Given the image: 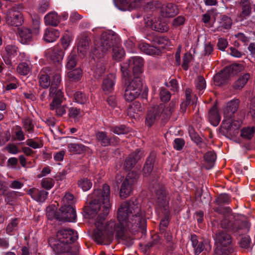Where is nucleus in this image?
<instances>
[{
    "instance_id": "obj_1",
    "label": "nucleus",
    "mask_w": 255,
    "mask_h": 255,
    "mask_svg": "<svg viewBox=\"0 0 255 255\" xmlns=\"http://www.w3.org/2000/svg\"><path fill=\"white\" fill-rule=\"evenodd\" d=\"M110 196V188L106 184L103 185L102 190L95 189L89 196L92 199L87 209V214L92 218L98 215L95 223L96 228L94 231V238L100 244H109L114 233L117 238L126 240V233L128 230L136 231L139 227H143L146 222L144 210L137 200H135L121 204L117 213L119 224L116 225L114 221L104 224L111 208Z\"/></svg>"
},
{
    "instance_id": "obj_2",
    "label": "nucleus",
    "mask_w": 255,
    "mask_h": 255,
    "mask_svg": "<svg viewBox=\"0 0 255 255\" xmlns=\"http://www.w3.org/2000/svg\"><path fill=\"white\" fill-rule=\"evenodd\" d=\"M78 238L77 233L70 229H63L58 231L56 237L49 238L48 243L55 253L64 255H77L79 249L72 245Z\"/></svg>"
},
{
    "instance_id": "obj_3",
    "label": "nucleus",
    "mask_w": 255,
    "mask_h": 255,
    "mask_svg": "<svg viewBox=\"0 0 255 255\" xmlns=\"http://www.w3.org/2000/svg\"><path fill=\"white\" fill-rule=\"evenodd\" d=\"M115 40V36L110 32H103L100 38L95 40V47L91 51V56L94 59L102 58L114 46Z\"/></svg>"
},
{
    "instance_id": "obj_4",
    "label": "nucleus",
    "mask_w": 255,
    "mask_h": 255,
    "mask_svg": "<svg viewBox=\"0 0 255 255\" xmlns=\"http://www.w3.org/2000/svg\"><path fill=\"white\" fill-rule=\"evenodd\" d=\"M175 103L171 102L168 106L161 104L158 106H154L148 109L145 122L149 127H151L160 117L162 120L169 118L175 107Z\"/></svg>"
},
{
    "instance_id": "obj_5",
    "label": "nucleus",
    "mask_w": 255,
    "mask_h": 255,
    "mask_svg": "<svg viewBox=\"0 0 255 255\" xmlns=\"http://www.w3.org/2000/svg\"><path fill=\"white\" fill-rule=\"evenodd\" d=\"M216 249L214 255H230L233 252L231 236L224 231H220L215 235Z\"/></svg>"
},
{
    "instance_id": "obj_6",
    "label": "nucleus",
    "mask_w": 255,
    "mask_h": 255,
    "mask_svg": "<svg viewBox=\"0 0 255 255\" xmlns=\"http://www.w3.org/2000/svg\"><path fill=\"white\" fill-rule=\"evenodd\" d=\"M143 65V59L139 57H131L128 62L123 63L121 65V71L125 81L128 80L131 70L133 76H140L142 72Z\"/></svg>"
},
{
    "instance_id": "obj_7",
    "label": "nucleus",
    "mask_w": 255,
    "mask_h": 255,
    "mask_svg": "<svg viewBox=\"0 0 255 255\" xmlns=\"http://www.w3.org/2000/svg\"><path fill=\"white\" fill-rule=\"evenodd\" d=\"M75 200L73 195L71 193H66L62 201L60 208L61 216L66 221L75 222L76 218V211L72 206Z\"/></svg>"
},
{
    "instance_id": "obj_8",
    "label": "nucleus",
    "mask_w": 255,
    "mask_h": 255,
    "mask_svg": "<svg viewBox=\"0 0 255 255\" xmlns=\"http://www.w3.org/2000/svg\"><path fill=\"white\" fill-rule=\"evenodd\" d=\"M129 77L128 78V79ZM126 82V81H125ZM128 81L125 92V99L127 101H132L137 98L141 93L142 87V82L140 76H133V78Z\"/></svg>"
},
{
    "instance_id": "obj_9",
    "label": "nucleus",
    "mask_w": 255,
    "mask_h": 255,
    "mask_svg": "<svg viewBox=\"0 0 255 255\" xmlns=\"http://www.w3.org/2000/svg\"><path fill=\"white\" fill-rule=\"evenodd\" d=\"M48 57L54 63H57V69L60 70L62 67V61L64 56V51L59 45H56L50 49L47 53Z\"/></svg>"
},
{
    "instance_id": "obj_10",
    "label": "nucleus",
    "mask_w": 255,
    "mask_h": 255,
    "mask_svg": "<svg viewBox=\"0 0 255 255\" xmlns=\"http://www.w3.org/2000/svg\"><path fill=\"white\" fill-rule=\"evenodd\" d=\"M5 20L6 23L9 26H19L22 24L23 16L19 11L16 9V8L13 7L7 12Z\"/></svg>"
},
{
    "instance_id": "obj_11",
    "label": "nucleus",
    "mask_w": 255,
    "mask_h": 255,
    "mask_svg": "<svg viewBox=\"0 0 255 255\" xmlns=\"http://www.w3.org/2000/svg\"><path fill=\"white\" fill-rule=\"evenodd\" d=\"M146 26L155 31L164 32L168 30V26L165 22H162L158 18L148 19L146 22Z\"/></svg>"
},
{
    "instance_id": "obj_12",
    "label": "nucleus",
    "mask_w": 255,
    "mask_h": 255,
    "mask_svg": "<svg viewBox=\"0 0 255 255\" xmlns=\"http://www.w3.org/2000/svg\"><path fill=\"white\" fill-rule=\"evenodd\" d=\"M225 212L224 218L221 221V226L222 228L232 230L233 228V219L234 216L232 214V210L229 207H225L223 208Z\"/></svg>"
},
{
    "instance_id": "obj_13",
    "label": "nucleus",
    "mask_w": 255,
    "mask_h": 255,
    "mask_svg": "<svg viewBox=\"0 0 255 255\" xmlns=\"http://www.w3.org/2000/svg\"><path fill=\"white\" fill-rule=\"evenodd\" d=\"M5 53L2 56V59L6 65H10L11 58L17 55L18 48L15 45L9 44L5 47Z\"/></svg>"
},
{
    "instance_id": "obj_14",
    "label": "nucleus",
    "mask_w": 255,
    "mask_h": 255,
    "mask_svg": "<svg viewBox=\"0 0 255 255\" xmlns=\"http://www.w3.org/2000/svg\"><path fill=\"white\" fill-rule=\"evenodd\" d=\"M243 68V66L241 64H234L231 65L229 68L225 69L224 71L220 74L216 75L214 77V82L217 85H220L222 84V81H220V79L224 76V74L228 72H232V74H236Z\"/></svg>"
},
{
    "instance_id": "obj_15",
    "label": "nucleus",
    "mask_w": 255,
    "mask_h": 255,
    "mask_svg": "<svg viewBox=\"0 0 255 255\" xmlns=\"http://www.w3.org/2000/svg\"><path fill=\"white\" fill-rule=\"evenodd\" d=\"M48 97L53 98L50 104L63 103L65 100L62 87L58 88H50Z\"/></svg>"
},
{
    "instance_id": "obj_16",
    "label": "nucleus",
    "mask_w": 255,
    "mask_h": 255,
    "mask_svg": "<svg viewBox=\"0 0 255 255\" xmlns=\"http://www.w3.org/2000/svg\"><path fill=\"white\" fill-rule=\"evenodd\" d=\"M27 194L34 200L43 202L46 199L48 193L43 190L32 188L27 190Z\"/></svg>"
},
{
    "instance_id": "obj_17",
    "label": "nucleus",
    "mask_w": 255,
    "mask_h": 255,
    "mask_svg": "<svg viewBox=\"0 0 255 255\" xmlns=\"http://www.w3.org/2000/svg\"><path fill=\"white\" fill-rule=\"evenodd\" d=\"M140 150L138 149L129 155V156L126 159L124 167L126 170L131 169L135 165L136 162L140 158Z\"/></svg>"
},
{
    "instance_id": "obj_18",
    "label": "nucleus",
    "mask_w": 255,
    "mask_h": 255,
    "mask_svg": "<svg viewBox=\"0 0 255 255\" xmlns=\"http://www.w3.org/2000/svg\"><path fill=\"white\" fill-rule=\"evenodd\" d=\"M238 100H233L229 102L226 107L224 109V118H231L237 111L239 107Z\"/></svg>"
},
{
    "instance_id": "obj_19",
    "label": "nucleus",
    "mask_w": 255,
    "mask_h": 255,
    "mask_svg": "<svg viewBox=\"0 0 255 255\" xmlns=\"http://www.w3.org/2000/svg\"><path fill=\"white\" fill-rule=\"evenodd\" d=\"M115 80L116 77L114 74H110L104 79L102 89L105 93L109 94L114 91Z\"/></svg>"
},
{
    "instance_id": "obj_20",
    "label": "nucleus",
    "mask_w": 255,
    "mask_h": 255,
    "mask_svg": "<svg viewBox=\"0 0 255 255\" xmlns=\"http://www.w3.org/2000/svg\"><path fill=\"white\" fill-rule=\"evenodd\" d=\"M178 12L177 6L171 3H167L162 7L161 10V15L165 17L174 16Z\"/></svg>"
},
{
    "instance_id": "obj_21",
    "label": "nucleus",
    "mask_w": 255,
    "mask_h": 255,
    "mask_svg": "<svg viewBox=\"0 0 255 255\" xmlns=\"http://www.w3.org/2000/svg\"><path fill=\"white\" fill-rule=\"evenodd\" d=\"M240 4L242 11L239 15V20H243L250 15L251 12V3L250 0H241Z\"/></svg>"
},
{
    "instance_id": "obj_22",
    "label": "nucleus",
    "mask_w": 255,
    "mask_h": 255,
    "mask_svg": "<svg viewBox=\"0 0 255 255\" xmlns=\"http://www.w3.org/2000/svg\"><path fill=\"white\" fill-rule=\"evenodd\" d=\"M140 50L150 55L156 56L161 54V51L159 48H157L146 43H141L139 45Z\"/></svg>"
},
{
    "instance_id": "obj_23",
    "label": "nucleus",
    "mask_w": 255,
    "mask_h": 255,
    "mask_svg": "<svg viewBox=\"0 0 255 255\" xmlns=\"http://www.w3.org/2000/svg\"><path fill=\"white\" fill-rule=\"evenodd\" d=\"M208 119L210 123L215 127L218 126L220 122L221 117L216 105L214 106L209 111Z\"/></svg>"
},
{
    "instance_id": "obj_24",
    "label": "nucleus",
    "mask_w": 255,
    "mask_h": 255,
    "mask_svg": "<svg viewBox=\"0 0 255 255\" xmlns=\"http://www.w3.org/2000/svg\"><path fill=\"white\" fill-rule=\"evenodd\" d=\"M60 35V33L57 29L53 28H47L45 30L43 38L47 42L55 41Z\"/></svg>"
},
{
    "instance_id": "obj_25",
    "label": "nucleus",
    "mask_w": 255,
    "mask_h": 255,
    "mask_svg": "<svg viewBox=\"0 0 255 255\" xmlns=\"http://www.w3.org/2000/svg\"><path fill=\"white\" fill-rule=\"evenodd\" d=\"M133 181L129 182L128 180H125L123 182L120 192L121 197L126 198L129 196L132 190Z\"/></svg>"
},
{
    "instance_id": "obj_26",
    "label": "nucleus",
    "mask_w": 255,
    "mask_h": 255,
    "mask_svg": "<svg viewBox=\"0 0 255 255\" xmlns=\"http://www.w3.org/2000/svg\"><path fill=\"white\" fill-rule=\"evenodd\" d=\"M233 22L232 19L225 15L221 16L219 21V25L217 27V31H223L231 28Z\"/></svg>"
},
{
    "instance_id": "obj_27",
    "label": "nucleus",
    "mask_w": 255,
    "mask_h": 255,
    "mask_svg": "<svg viewBox=\"0 0 255 255\" xmlns=\"http://www.w3.org/2000/svg\"><path fill=\"white\" fill-rule=\"evenodd\" d=\"M62 103H57L50 104L49 108L51 111L55 112V115L58 117H62L66 113V106L62 105Z\"/></svg>"
},
{
    "instance_id": "obj_28",
    "label": "nucleus",
    "mask_w": 255,
    "mask_h": 255,
    "mask_svg": "<svg viewBox=\"0 0 255 255\" xmlns=\"http://www.w3.org/2000/svg\"><path fill=\"white\" fill-rule=\"evenodd\" d=\"M68 151L74 154H82L87 150V147L82 144L70 143L68 145Z\"/></svg>"
},
{
    "instance_id": "obj_29",
    "label": "nucleus",
    "mask_w": 255,
    "mask_h": 255,
    "mask_svg": "<svg viewBox=\"0 0 255 255\" xmlns=\"http://www.w3.org/2000/svg\"><path fill=\"white\" fill-rule=\"evenodd\" d=\"M156 202L160 206H164L167 204L166 192L164 189L161 188L157 191Z\"/></svg>"
},
{
    "instance_id": "obj_30",
    "label": "nucleus",
    "mask_w": 255,
    "mask_h": 255,
    "mask_svg": "<svg viewBox=\"0 0 255 255\" xmlns=\"http://www.w3.org/2000/svg\"><path fill=\"white\" fill-rule=\"evenodd\" d=\"M19 36L20 37V41L23 44L28 43L31 41L32 39V35L29 29L22 28L19 30Z\"/></svg>"
},
{
    "instance_id": "obj_31",
    "label": "nucleus",
    "mask_w": 255,
    "mask_h": 255,
    "mask_svg": "<svg viewBox=\"0 0 255 255\" xmlns=\"http://www.w3.org/2000/svg\"><path fill=\"white\" fill-rule=\"evenodd\" d=\"M204 159L206 162V168L211 169L214 166L216 159V155L213 151H208L205 154Z\"/></svg>"
},
{
    "instance_id": "obj_32",
    "label": "nucleus",
    "mask_w": 255,
    "mask_h": 255,
    "mask_svg": "<svg viewBox=\"0 0 255 255\" xmlns=\"http://www.w3.org/2000/svg\"><path fill=\"white\" fill-rule=\"evenodd\" d=\"M250 77V74L246 73L240 76L234 83L233 87L235 89L240 90L246 85Z\"/></svg>"
},
{
    "instance_id": "obj_33",
    "label": "nucleus",
    "mask_w": 255,
    "mask_h": 255,
    "mask_svg": "<svg viewBox=\"0 0 255 255\" xmlns=\"http://www.w3.org/2000/svg\"><path fill=\"white\" fill-rule=\"evenodd\" d=\"M46 24L57 25L59 22V17L56 12H49L44 17Z\"/></svg>"
},
{
    "instance_id": "obj_34",
    "label": "nucleus",
    "mask_w": 255,
    "mask_h": 255,
    "mask_svg": "<svg viewBox=\"0 0 255 255\" xmlns=\"http://www.w3.org/2000/svg\"><path fill=\"white\" fill-rule=\"evenodd\" d=\"M224 122L227 123L228 125V128L230 129L236 130L239 129L242 123L241 120H234L231 118H224Z\"/></svg>"
},
{
    "instance_id": "obj_35",
    "label": "nucleus",
    "mask_w": 255,
    "mask_h": 255,
    "mask_svg": "<svg viewBox=\"0 0 255 255\" xmlns=\"http://www.w3.org/2000/svg\"><path fill=\"white\" fill-rule=\"evenodd\" d=\"M22 124L24 128L27 132V136L31 137V134L34 132V125L29 118H25L22 120Z\"/></svg>"
},
{
    "instance_id": "obj_36",
    "label": "nucleus",
    "mask_w": 255,
    "mask_h": 255,
    "mask_svg": "<svg viewBox=\"0 0 255 255\" xmlns=\"http://www.w3.org/2000/svg\"><path fill=\"white\" fill-rule=\"evenodd\" d=\"M77 59L76 52L72 51L67 59L66 67L67 69H71L74 68L76 65Z\"/></svg>"
},
{
    "instance_id": "obj_37",
    "label": "nucleus",
    "mask_w": 255,
    "mask_h": 255,
    "mask_svg": "<svg viewBox=\"0 0 255 255\" xmlns=\"http://www.w3.org/2000/svg\"><path fill=\"white\" fill-rule=\"evenodd\" d=\"M26 144L33 149L40 148L43 146V142L38 137L29 138L26 141Z\"/></svg>"
},
{
    "instance_id": "obj_38",
    "label": "nucleus",
    "mask_w": 255,
    "mask_h": 255,
    "mask_svg": "<svg viewBox=\"0 0 255 255\" xmlns=\"http://www.w3.org/2000/svg\"><path fill=\"white\" fill-rule=\"evenodd\" d=\"M255 131L254 127L244 128L241 130V136L245 139H251L254 136Z\"/></svg>"
},
{
    "instance_id": "obj_39",
    "label": "nucleus",
    "mask_w": 255,
    "mask_h": 255,
    "mask_svg": "<svg viewBox=\"0 0 255 255\" xmlns=\"http://www.w3.org/2000/svg\"><path fill=\"white\" fill-rule=\"evenodd\" d=\"M59 70L57 69V71L53 76L50 88H58L62 87L61 85V76Z\"/></svg>"
},
{
    "instance_id": "obj_40",
    "label": "nucleus",
    "mask_w": 255,
    "mask_h": 255,
    "mask_svg": "<svg viewBox=\"0 0 255 255\" xmlns=\"http://www.w3.org/2000/svg\"><path fill=\"white\" fill-rule=\"evenodd\" d=\"M89 46V42L86 38L81 39L78 43V51L85 55Z\"/></svg>"
},
{
    "instance_id": "obj_41",
    "label": "nucleus",
    "mask_w": 255,
    "mask_h": 255,
    "mask_svg": "<svg viewBox=\"0 0 255 255\" xmlns=\"http://www.w3.org/2000/svg\"><path fill=\"white\" fill-rule=\"evenodd\" d=\"M96 137L103 146H108L110 144V139L105 132L99 131L97 132Z\"/></svg>"
},
{
    "instance_id": "obj_42",
    "label": "nucleus",
    "mask_w": 255,
    "mask_h": 255,
    "mask_svg": "<svg viewBox=\"0 0 255 255\" xmlns=\"http://www.w3.org/2000/svg\"><path fill=\"white\" fill-rule=\"evenodd\" d=\"M82 76V71L80 69H76L74 70L69 72L68 77L69 80L71 82L78 81Z\"/></svg>"
},
{
    "instance_id": "obj_43",
    "label": "nucleus",
    "mask_w": 255,
    "mask_h": 255,
    "mask_svg": "<svg viewBox=\"0 0 255 255\" xmlns=\"http://www.w3.org/2000/svg\"><path fill=\"white\" fill-rule=\"evenodd\" d=\"M39 82L40 86L44 89H47L51 85L50 77L47 74H41Z\"/></svg>"
},
{
    "instance_id": "obj_44",
    "label": "nucleus",
    "mask_w": 255,
    "mask_h": 255,
    "mask_svg": "<svg viewBox=\"0 0 255 255\" xmlns=\"http://www.w3.org/2000/svg\"><path fill=\"white\" fill-rule=\"evenodd\" d=\"M73 40V37L70 33H65L61 39V43L64 51L69 46Z\"/></svg>"
},
{
    "instance_id": "obj_45",
    "label": "nucleus",
    "mask_w": 255,
    "mask_h": 255,
    "mask_svg": "<svg viewBox=\"0 0 255 255\" xmlns=\"http://www.w3.org/2000/svg\"><path fill=\"white\" fill-rule=\"evenodd\" d=\"M78 185L84 191L89 190L92 186V183L87 178H83L78 181Z\"/></svg>"
},
{
    "instance_id": "obj_46",
    "label": "nucleus",
    "mask_w": 255,
    "mask_h": 255,
    "mask_svg": "<svg viewBox=\"0 0 255 255\" xmlns=\"http://www.w3.org/2000/svg\"><path fill=\"white\" fill-rule=\"evenodd\" d=\"M17 72L22 75H27L30 71L29 65L25 62L19 63L16 68Z\"/></svg>"
},
{
    "instance_id": "obj_47",
    "label": "nucleus",
    "mask_w": 255,
    "mask_h": 255,
    "mask_svg": "<svg viewBox=\"0 0 255 255\" xmlns=\"http://www.w3.org/2000/svg\"><path fill=\"white\" fill-rule=\"evenodd\" d=\"M125 55L123 48L119 46H114L113 49V57L116 60H120Z\"/></svg>"
},
{
    "instance_id": "obj_48",
    "label": "nucleus",
    "mask_w": 255,
    "mask_h": 255,
    "mask_svg": "<svg viewBox=\"0 0 255 255\" xmlns=\"http://www.w3.org/2000/svg\"><path fill=\"white\" fill-rule=\"evenodd\" d=\"M153 169V159L149 158L147 159L143 168V174L145 177H148Z\"/></svg>"
},
{
    "instance_id": "obj_49",
    "label": "nucleus",
    "mask_w": 255,
    "mask_h": 255,
    "mask_svg": "<svg viewBox=\"0 0 255 255\" xmlns=\"http://www.w3.org/2000/svg\"><path fill=\"white\" fill-rule=\"evenodd\" d=\"M211 249V247L207 241H204L198 244L197 246L195 247V254L196 255L200 254L204 250H209Z\"/></svg>"
},
{
    "instance_id": "obj_50",
    "label": "nucleus",
    "mask_w": 255,
    "mask_h": 255,
    "mask_svg": "<svg viewBox=\"0 0 255 255\" xmlns=\"http://www.w3.org/2000/svg\"><path fill=\"white\" fill-rule=\"evenodd\" d=\"M74 97L76 102L80 104H85L88 100V97L86 94L81 92H77L75 93Z\"/></svg>"
},
{
    "instance_id": "obj_51",
    "label": "nucleus",
    "mask_w": 255,
    "mask_h": 255,
    "mask_svg": "<svg viewBox=\"0 0 255 255\" xmlns=\"http://www.w3.org/2000/svg\"><path fill=\"white\" fill-rule=\"evenodd\" d=\"M19 221L18 219L14 218L12 219L10 222L7 225L6 228L7 234L11 235V233L16 230Z\"/></svg>"
},
{
    "instance_id": "obj_52",
    "label": "nucleus",
    "mask_w": 255,
    "mask_h": 255,
    "mask_svg": "<svg viewBox=\"0 0 255 255\" xmlns=\"http://www.w3.org/2000/svg\"><path fill=\"white\" fill-rule=\"evenodd\" d=\"M230 196L226 193L219 195L216 199V202L218 205L228 204L230 202Z\"/></svg>"
},
{
    "instance_id": "obj_53",
    "label": "nucleus",
    "mask_w": 255,
    "mask_h": 255,
    "mask_svg": "<svg viewBox=\"0 0 255 255\" xmlns=\"http://www.w3.org/2000/svg\"><path fill=\"white\" fill-rule=\"evenodd\" d=\"M111 130L117 134H125L128 132L129 129L124 125H120L113 127Z\"/></svg>"
},
{
    "instance_id": "obj_54",
    "label": "nucleus",
    "mask_w": 255,
    "mask_h": 255,
    "mask_svg": "<svg viewBox=\"0 0 255 255\" xmlns=\"http://www.w3.org/2000/svg\"><path fill=\"white\" fill-rule=\"evenodd\" d=\"M54 180L51 178H44L41 181V186L43 188L49 190L52 188L54 185Z\"/></svg>"
},
{
    "instance_id": "obj_55",
    "label": "nucleus",
    "mask_w": 255,
    "mask_h": 255,
    "mask_svg": "<svg viewBox=\"0 0 255 255\" xmlns=\"http://www.w3.org/2000/svg\"><path fill=\"white\" fill-rule=\"evenodd\" d=\"M160 98L162 101L167 102L171 97L170 93L165 88H161L160 91Z\"/></svg>"
},
{
    "instance_id": "obj_56",
    "label": "nucleus",
    "mask_w": 255,
    "mask_h": 255,
    "mask_svg": "<svg viewBox=\"0 0 255 255\" xmlns=\"http://www.w3.org/2000/svg\"><path fill=\"white\" fill-rule=\"evenodd\" d=\"M192 90L187 88L185 91V96L186 100L185 101L189 102L192 103V104H194L197 100V98L195 95H194L193 97L191 96Z\"/></svg>"
},
{
    "instance_id": "obj_57",
    "label": "nucleus",
    "mask_w": 255,
    "mask_h": 255,
    "mask_svg": "<svg viewBox=\"0 0 255 255\" xmlns=\"http://www.w3.org/2000/svg\"><path fill=\"white\" fill-rule=\"evenodd\" d=\"M192 59L191 54L189 53H186L183 57V62L182 64L183 68L187 70L189 67V64Z\"/></svg>"
},
{
    "instance_id": "obj_58",
    "label": "nucleus",
    "mask_w": 255,
    "mask_h": 255,
    "mask_svg": "<svg viewBox=\"0 0 255 255\" xmlns=\"http://www.w3.org/2000/svg\"><path fill=\"white\" fill-rule=\"evenodd\" d=\"M81 115V112L79 109L72 107L69 110V116L73 119H77Z\"/></svg>"
},
{
    "instance_id": "obj_59",
    "label": "nucleus",
    "mask_w": 255,
    "mask_h": 255,
    "mask_svg": "<svg viewBox=\"0 0 255 255\" xmlns=\"http://www.w3.org/2000/svg\"><path fill=\"white\" fill-rule=\"evenodd\" d=\"M4 149L12 154H16L20 152L18 147L13 143H9L7 144L4 147Z\"/></svg>"
},
{
    "instance_id": "obj_60",
    "label": "nucleus",
    "mask_w": 255,
    "mask_h": 255,
    "mask_svg": "<svg viewBox=\"0 0 255 255\" xmlns=\"http://www.w3.org/2000/svg\"><path fill=\"white\" fill-rule=\"evenodd\" d=\"M206 84L205 79L202 76H199L196 82V87L199 90H202L206 88Z\"/></svg>"
},
{
    "instance_id": "obj_61",
    "label": "nucleus",
    "mask_w": 255,
    "mask_h": 255,
    "mask_svg": "<svg viewBox=\"0 0 255 255\" xmlns=\"http://www.w3.org/2000/svg\"><path fill=\"white\" fill-rule=\"evenodd\" d=\"M16 131L15 132L16 139L18 141H22L25 139L24 132L22 130L21 127L17 126L16 127Z\"/></svg>"
},
{
    "instance_id": "obj_62",
    "label": "nucleus",
    "mask_w": 255,
    "mask_h": 255,
    "mask_svg": "<svg viewBox=\"0 0 255 255\" xmlns=\"http://www.w3.org/2000/svg\"><path fill=\"white\" fill-rule=\"evenodd\" d=\"M138 177V173L135 171H132L131 172H128L125 180H128L129 182L132 181L133 184Z\"/></svg>"
},
{
    "instance_id": "obj_63",
    "label": "nucleus",
    "mask_w": 255,
    "mask_h": 255,
    "mask_svg": "<svg viewBox=\"0 0 255 255\" xmlns=\"http://www.w3.org/2000/svg\"><path fill=\"white\" fill-rule=\"evenodd\" d=\"M184 141L183 139L180 138H177L174 141V147L176 149L179 150L181 149L184 145Z\"/></svg>"
},
{
    "instance_id": "obj_64",
    "label": "nucleus",
    "mask_w": 255,
    "mask_h": 255,
    "mask_svg": "<svg viewBox=\"0 0 255 255\" xmlns=\"http://www.w3.org/2000/svg\"><path fill=\"white\" fill-rule=\"evenodd\" d=\"M185 20V18L184 16H179L173 20L172 25L175 27L180 26L184 23Z\"/></svg>"
}]
</instances>
